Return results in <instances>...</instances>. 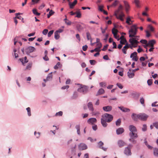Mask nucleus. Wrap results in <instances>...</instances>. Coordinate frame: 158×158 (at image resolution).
<instances>
[{
    "label": "nucleus",
    "instance_id": "1",
    "mask_svg": "<svg viewBox=\"0 0 158 158\" xmlns=\"http://www.w3.org/2000/svg\"><path fill=\"white\" fill-rule=\"evenodd\" d=\"M123 6L121 5H120L118 10L114 13V15L116 18L122 21H124V17H125V15L123 12Z\"/></svg>",
    "mask_w": 158,
    "mask_h": 158
},
{
    "label": "nucleus",
    "instance_id": "2",
    "mask_svg": "<svg viewBox=\"0 0 158 158\" xmlns=\"http://www.w3.org/2000/svg\"><path fill=\"white\" fill-rule=\"evenodd\" d=\"M138 27H137V25L135 24L131 27L130 29H129L128 33L129 34V37L131 38L133 37H138L139 36H136L137 32V29Z\"/></svg>",
    "mask_w": 158,
    "mask_h": 158
},
{
    "label": "nucleus",
    "instance_id": "3",
    "mask_svg": "<svg viewBox=\"0 0 158 158\" xmlns=\"http://www.w3.org/2000/svg\"><path fill=\"white\" fill-rule=\"evenodd\" d=\"M129 129L130 132L129 133V135L130 136L132 137V135L136 137L137 134L135 132L137 131V130L136 127L132 125H130L129 126Z\"/></svg>",
    "mask_w": 158,
    "mask_h": 158
},
{
    "label": "nucleus",
    "instance_id": "4",
    "mask_svg": "<svg viewBox=\"0 0 158 158\" xmlns=\"http://www.w3.org/2000/svg\"><path fill=\"white\" fill-rule=\"evenodd\" d=\"M102 117L105 119L107 121V123H110L113 119V116L110 114L107 113H105L102 115Z\"/></svg>",
    "mask_w": 158,
    "mask_h": 158
},
{
    "label": "nucleus",
    "instance_id": "5",
    "mask_svg": "<svg viewBox=\"0 0 158 158\" xmlns=\"http://www.w3.org/2000/svg\"><path fill=\"white\" fill-rule=\"evenodd\" d=\"M129 42L131 45H133V48H136L137 47L138 44L139 42L137 41L136 38L131 37L129 40Z\"/></svg>",
    "mask_w": 158,
    "mask_h": 158
},
{
    "label": "nucleus",
    "instance_id": "6",
    "mask_svg": "<svg viewBox=\"0 0 158 158\" xmlns=\"http://www.w3.org/2000/svg\"><path fill=\"white\" fill-rule=\"evenodd\" d=\"M77 91L80 92H82L83 94H85L88 91V88L86 86L82 85L81 86V88L78 89Z\"/></svg>",
    "mask_w": 158,
    "mask_h": 158
},
{
    "label": "nucleus",
    "instance_id": "7",
    "mask_svg": "<svg viewBox=\"0 0 158 158\" xmlns=\"http://www.w3.org/2000/svg\"><path fill=\"white\" fill-rule=\"evenodd\" d=\"M35 48L33 47L29 46L25 49V52L27 55H29L30 53L35 51Z\"/></svg>",
    "mask_w": 158,
    "mask_h": 158
},
{
    "label": "nucleus",
    "instance_id": "8",
    "mask_svg": "<svg viewBox=\"0 0 158 158\" xmlns=\"http://www.w3.org/2000/svg\"><path fill=\"white\" fill-rule=\"evenodd\" d=\"M139 119L141 120L145 121L147 119L148 116L145 113L139 114Z\"/></svg>",
    "mask_w": 158,
    "mask_h": 158
},
{
    "label": "nucleus",
    "instance_id": "9",
    "mask_svg": "<svg viewBox=\"0 0 158 158\" xmlns=\"http://www.w3.org/2000/svg\"><path fill=\"white\" fill-rule=\"evenodd\" d=\"M87 106L88 108L89 109V110L92 112V113L93 115H96V114L94 113L93 112L94 111V109L93 107V105L91 102H89L87 104Z\"/></svg>",
    "mask_w": 158,
    "mask_h": 158
},
{
    "label": "nucleus",
    "instance_id": "10",
    "mask_svg": "<svg viewBox=\"0 0 158 158\" xmlns=\"http://www.w3.org/2000/svg\"><path fill=\"white\" fill-rule=\"evenodd\" d=\"M123 2L125 7L126 12L127 13H128L130 8V5L128 2L126 1H124Z\"/></svg>",
    "mask_w": 158,
    "mask_h": 158
},
{
    "label": "nucleus",
    "instance_id": "11",
    "mask_svg": "<svg viewBox=\"0 0 158 158\" xmlns=\"http://www.w3.org/2000/svg\"><path fill=\"white\" fill-rule=\"evenodd\" d=\"M124 154L127 156H130L131 155V150L128 147H126L124 151Z\"/></svg>",
    "mask_w": 158,
    "mask_h": 158
},
{
    "label": "nucleus",
    "instance_id": "12",
    "mask_svg": "<svg viewBox=\"0 0 158 158\" xmlns=\"http://www.w3.org/2000/svg\"><path fill=\"white\" fill-rule=\"evenodd\" d=\"M79 149L80 150H85L87 148V146L86 144L84 143H81L78 145Z\"/></svg>",
    "mask_w": 158,
    "mask_h": 158
},
{
    "label": "nucleus",
    "instance_id": "13",
    "mask_svg": "<svg viewBox=\"0 0 158 158\" xmlns=\"http://www.w3.org/2000/svg\"><path fill=\"white\" fill-rule=\"evenodd\" d=\"M131 117L134 121L137 122L138 121V119H139V114L133 113L131 115Z\"/></svg>",
    "mask_w": 158,
    "mask_h": 158
},
{
    "label": "nucleus",
    "instance_id": "14",
    "mask_svg": "<svg viewBox=\"0 0 158 158\" xmlns=\"http://www.w3.org/2000/svg\"><path fill=\"white\" fill-rule=\"evenodd\" d=\"M104 145V143L102 141H100L98 143V147L101 149H102L104 151H106L107 149V148H105L102 146Z\"/></svg>",
    "mask_w": 158,
    "mask_h": 158
},
{
    "label": "nucleus",
    "instance_id": "15",
    "mask_svg": "<svg viewBox=\"0 0 158 158\" xmlns=\"http://www.w3.org/2000/svg\"><path fill=\"white\" fill-rule=\"evenodd\" d=\"M97 121V120L96 118H91L88 119L87 122L89 123H91L92 124H93L94 123H96Z\"/></svg>",
    "mask_w": 158,
    "mask_h": 158
},
{
    "label": "nucleus",
    "instance_id": "16",
    "mask_svg": "<svg viewBox=\"0 0 158 158\" xmlns=\"http://www.w3.org/2000/svg\"><path fill=\"white\" fill-rule=\"evenodd\" d=\"M118 144L119 147H122L126 145V143L121 140H119L118 142Z\"/></svg>",
    "mask_w": 158,
    "mask_h": 158
},
{
    "label": "nucleus",
    "instance_id": "17",
    "mask_svg": "<svg viewBox=\"0 0 158 158\" xmlns=\"http://www.w3.org/2000/svg\"><path fill=\"white\" fill-rule=\"evenodd\" d=\"M156 41L155 40H150L148 43L147 46H150L151 47H154V44L156 43Z\"/></svg>",
    "mask_w": 158,
    "mask_h": 158
},
{
    "label": "nucleus",
    "instance_id": "18",
    "mask_svg": "<svg viewBox=\"0 0 158 158\" xmlns=\"http://www.w3.org/2000/svg\"><path fill=\"white\" fill-rule=\"evenodd\" d=\"M118 108L123 112H128L130 111V110L129 109L124 107L123 106H118Z\"/></svg>",
    "mask_w": 158,
    "mask_h": 158
},
{
    "label": "nucleus",
    "instance_id": "19",
    "mask_svg": "<svg viewBox=\"0 0 158 158\" xmlns=\"http://www.w3.org/2000/svg\"><path fill=\"white\" fill-rule=\"evenodd\" d=\"M130 137V138L129 139V141L131 142L133 144H135L136 143V141L134 140L135 139L137 138L138 137V135H137L136 137H135L134 135H132V137Z\"/></svg>",
    "mask_w": 158,
    "mask_h": 158
},
{
    "label": "nucleus",
    "instance_id": "20",
    "mask_svg": "<svg viewBox=\"0 0 158 158\" xmlns=\"http://www.w3.org/2000/svg\"><path fill=\"white\" fill-rule=\"evenodd\" d=\"M101 123L102 126L104 127H106L107 126V124L106 123L107 121L106 120L103 118H102L101 119Z\"/></svg>",
    "mask_w": 158,
    "mask_h": 158
},
{
    "label": "nucleus",
    "instance_id": "21",
    "mask_svg": "<svg viewBox=\"0 0 158 158\" xmlns=\"http://www.w3.org/2000/svg\"><path fill=\"white\" fill-rule=\"evenodd\" d=\"M103 110L106 111L108 112L110 111L112 109V107L110 106H104L103 107Z\"/></svg>",
    "mask_w": 158,
    "mask_h": 158
},
{
    "label": "nucleus",
    "instance_id": "22",
    "mask_svg": "<svg viewBox=\"0 0 158 158\" xmlns=\"http://www.w3.org/2000/svg\"><path fill=\"white\" fill-rule=\"evenodd\" d=\"M124 132V130L123 128H119L116 131V134L118 135L121 134Z\"/></svg>",
    "mask_w": 158,
    "mask_h": 158
},
{
    "label": "nucleus",
    "instance_id": "23",
    "mask_svg": "<svg viewBox=\"0 0 158 158\" xmlns=\"http://www.w3.org/2000/svg\"><path fill=\"white\" fill-rule=\"evenodd\" d=\"M128 48L129 46L128 44H127L122 49V51L123 53L125 54H126Z\"/></svg>",
    "mask_w": 158,
    "mask_h": 158
},
{
    "label": "nucleus",
    "instance_id": "24",
    "mask_svg": "<svg viewBox=\"0 0 158 158\" xmlns=\"http://www.w3.org/2000/svg\"><path fill=\"white\" fill-rule=\"evenodd\" d=\"M127 75L129 78H132L135 75V74L133 72H131V70L130 69L127 72Z\"/></svg>",
    "mask_w": 158,
    "mask_h": 158
},
{
    "label": "nucleus",
    "instance_id": "25",
    "mask_svg": "<svg viewBox=\"0 0 158 158\" xmlns=\"http://www.w3.org/2000/svg\"><path fill=\"white\" fill-rule=\"evenodd\" d=\"M77 0H74L72 3H71L70 2H69V6L70 8L71 9L73 8L74 6L77 4Z\"/></svg>",
    "mask_w": 158,
    "mask_h": 158
},
{
    "label": "nucleus",
    "instance_id": "26",
    "mask_svg": "<svg viewBox=\"0 0 158 158\" xmlns=\"http://www.w3.org/2000/svg\"><path fill=\"white\" fill-rule=\"evenodd\" d=\"M153 154L156 157H158V148H155L153 149Z\"/></svg>",
    "mask_w": 158,
    "mask_h": 158
},
{
    "label": "nucleus",
    "instance_id": "27",
    "mask_svg": "<svg viewBox=\"0 0 158 158\" xmlns=\"http://www.w3.org/2000/svg\"><path fill=\"white\" fill-rule=\"evenodd\" d=\"M75 128L77 130V133L79 135H80V125H77L75 126Z\"/></svg>",
    "mask_w": 158,
    "mask_h": 158
},
{
    "label": "nucleus",
    "instance_id": "28",
    "mask_svg": "<svg viewBox=\"0 0 158 158\" xmlns=\"http://www.w3.org/2000/svg\"><path fill=\"white\" fill-rule=\"evenodd\" d=\"M77 27V30L79 31H81V30H83V28L82 26L80 24H77V27Z\"/></svg>",
    "mask_w": 158,
    "mask_h": 158
},
{
    "label": "nucleus",
    "instance_id": "29",
    "mask_svg": "<svg viewBox=\"0 0 158 158\" xmlns=\"http://www.w3.org/2000/svg\"><path fill=\"white\" fill-rule=\"evenodd\" d=\"M87 38L88 40H90L91 42L92 41L91 36L90 33L89 32H87L86 33Z\"/></svg>",
    "mask_w": 158,
    "mask_h": 158
},
{
    "label": "nucleus",
    "instance_id": "30",
    "mask_svg": "<svg viewBox=\"0 0 158 158\" xmlns=\"http://www.w3.org/2000/svg\"><path fill=\"white\" fill-rule=\"evenodd\" d=\"M32 12L36 15L39 16L40 15V13H38L37 11V10L36 9H33L32 10Z\"/></svg>",
    "mask_w": 158,
    "mask_h": 158
},
{
    "label": "nucleus",
    "instance_id": "31",
    "mask_svg": "<svg viewBox=\"0 0 158 158\" xmlns=\"http://www.w3.org/2000/svg\"><path fill=\"white\" fill-rule=\"evenodd\" d=\"M60 37V34L57 32V31H55L54 33V38L56 40L58 39Z\"/></svg>",
    "mask_w": 158,
    "mask_h": 158
},
{
    "label": "nucleus",
    "instance_id": "32",
    "mask_svg": "<svg viewBox=\"0 0 158 158\" xmlns=\"http://www.w3.org/2000/svg\"><path fill=\"white\" fill-rule=\"evenodd\" d=\"M22 14L20 13H16L15 15L16 16V17H15V18H17L19 19H22V20H23V18L21 16H18V15H22Z\"/></svg>",
    "mask_w": 158,
    "mask_h": 158
},
{
    "label": "nucleus",
    "instance_id": "33",
    "mask_svg": "<svg viewBox=\"0 0 158 158\" xmlns=\"http://www.w3.org/2000/svg\"><path fill=\"white\" fill-rule=\"evenodd\" d=\"M134 3L137 7L139 8L140 7V6L139 5L140 2L139 0H134Z\"/></svg>",
    "mask_w": 158,
    "mask_h": 158
},
{
    "label": "nucleus",
    "instance_id": "34",
    "mask_svg": "<svg viewBox=\"0 0 158 158\" xmlns=\"http://www.w3.org/2000/svg\"><path fill=\"white\" fill-rule=\"evenodd\" d=\"M131 21V20L130 17H127V18L126 23L128 25H131L132 24V23H130Z\"/></svg>",
    "mask_w": 158,
    "mask_h": 158
},
{
    "label": "nucleus",
    "instance_id": "35",
    "mask_svg": "<svg viewBox=\"0 0 158 158\" xmlns=\"http://www.w3.org/2000/svg\"><path fill=\"white\" fill-rule=\"evenodd\" d=\"M24 62H23V60L22 58L20 59L19 60L23 64L24 63H27L28 62V60H27V58L26 56H25L24 57Z\"/></svg>",
    "mask_w": 158,
    "mask_h": 158
},
{
    "label": "nucleus",
    "instance_id": "36",
    "mask_svg": "<svg viewBox=\"0 0 158 158\" xmlns=\"http://www.w3.org/2000/svg\"><path fill=\"white\" fill-rule=\"evenodd\" d=\"M118 32V31L115 28H113L112 29V33L114 36H115L116 35H117Z\"/></svg>",
    "mask_w": 158,
    "mask_h": 158
},
{
    "label": "nucleus",
    "instance_id": "37",
    "mask_svg": "<svg viewBox=\"0 0 158 158\" xmlns=\"http://www.w3.org/2000/svg\"><path fill=\"white\" fill-rule=\"evenodd\" d=\"M52 73H49L47 76V81H49L51 80L52 78Z\"/></svg>",
    "mask_w": 158,
    "mask_h": 158
},
{
    "label": "nucleus",
    "instance_id": "38",
    "mask_svg": "<svg viewBox=\"0 0 158 158\" xmlns=\"http://www.w3.org/2000/svg\"><path fill=\"white\" fill-rule=\"evenodd\" d=\"M104 92V90L102 88L100 89L98 91V93H97V95H100V94H102Z\"/></svg>",
    "mask_w": 158,
    "mask_h": 158
},
{
    "label": "nucleus",
    "instance_id": "39",
    "mask_svg": "<svg viewBox=\"0 0 158 158\" xmlns=\"http://www.w3.org/2000/svg\"><path fill=\"white\" fill-rule=\"evenodd\" d=\"M121 123V119L120 118L118 119L116 122V125L117 126H119L120 125Z\"/></svg>",
    "mask_w": 158,
    "mask_h": 158
},
{
    "label": "nucleus",
    "instance_id": "40",
    "mask_svg": "<svg viewBox=\"0 0 158 158\" xmlns=\"http://www.w3.org/2000/svg\"><path fill=\"white\" fill-rule=\"evenodd\" d=\"M63 115V112L62 111H60L58 112H57L55 114V116H62Z\"/></svg>",
    "mask_w": 158,
    "mask_h": 158
},
{
    "label": "nucleus",
    "instance_id": "41",
    "mask_svg": "<svg viewBox=\"0 0 158 158\" xmlns=\"http://www.w3.org/2000/svg\"><path fill=\"white\" fill-rule=\"evenodd\" d=\"M26 110L27 112V114L29 116H30L31 115V109L30 107H28L26 108Z\"/></svg>",
    "mask_w": 158,
    "mask_h": 158
},
{
    "label": "nucleus",
    "instance_id": "42",
    "mask_svg": "<svg viewBox=\"0 0 158 158\" xmlns=\"http://www.w3.org/2000/svg\"><path fill=\"white\" fill-rule=\"evenodd\" d=\"M148 27L149 29L151 31L153 32L154 31V29L153 27L150 25L148 26Z\"/></svg>",
    "mask_w": 158,
    "mask_h": 158
},
{
    "label": "nucleus",
    "instance_id": "43",
    "mask_svg": "<svg viewBox=\"0 0 158 158\" xmlns=\"http://www.w3.org/2000/svg\"><path fill=\"white\" fill-rule=\"evenodd\" d=\"M147 126L146 124H143V127L142 128V130L143 131H145L147 130Z\"/></svg>",
    "mask_w": 158,
    "mask_h": 158
},
{
    "label": "nucleus",
    "instance_id": "44",
    "mask_svg": "<svg viewBox=\"0 0 158 158\" xmlns=\"http://www.w3.org/2000/svg\"><path fill=\"white\" fill-rule=\"evenodd\" d=\"M32 63H29V64L26 67V69L27 70H30L32 67Z\"/></svg>",
    "mask_w": 158,
    "mask_h": 158
},
{
    "label": "nucleus",
    "instance_id": "45",
    "mask_svg": "<svg viewBox=\"0 0 158 158\" xmlns=\"http://www.w3.org/2000/svg\"><path fill=\"white\" fill-rule=\"evenodd\" d=\"M140 42L142 44H146L147 45L148 42L147 40H140Z\"/></svg>",
    "mask_w": 158,
    "mask_h": 158
},
{
    "label": "nucleus",
    "instance_id": "46",
    "mask_svg": "<svg viewBox=\"0 0 158 158\" xmlns=\"http://www.w3.org/2000/svg\"><path fill=\"white\" fill-rule=\"evenodd\" d=\"M120 43L121 44H125V43L127 42V40L126 39L121 40L120 41Z\"/></svg>",
    "mask_w": 158,
    "mask_h": 158
},
{
    "label": "nucleus",
    "instance_id": "47",
    "mask_svg": "<svg viewBox=\"0 0 158 158\" xmlns=\"http://www.w3.org/2000/svg\"><path fill=\"white\" fill-rule=\"evenodd\" d=\"M75 14H77V15L76 16V17L78 18H80L81 16V14L80 12H77L75 13Z\"/></svg>",
    "mask_w": 158,
    "mask_h": 158
},
{
    "label": "nucleus",
    "instance_id": "48",
    "mask_svg": "<svg viewBox=\"0 0 158 158\" xmlns=\"http://www.w3.org/2000/svg\"><path fill=\"white\" fill-rule=\"evenodd\" d=\"M137 55V53L136 52H134L133 53H131L130 56V57H133L134 56H136Z\"/></svg>",
    "mask_w": 158,
    "mask_h": 158
},
{
    "label": "nucleus",
    "instance_id": "49",
    "mask_svg": "<svg viewBox=\"0 0 158 158\" xmlns=\"http://www.w3.org/2000/svg\"><path fill=\"white\" fill-rule=\"evenodd\" d=\"M54 32L53 30H51L50 31H49L48 34V37H50L53 34Z\"/></svg>",
    "mask_w": 158,
    "mask_h": 158
},
{
    "label": "nucleus",
    "instance_id": "50",
    "mask_svg": "<svg viewBox=\"0 0 158 158\" xmlns=\"http://www.w3.org/2000/svg\"><path fill=\"white\" fill-rule=\"evenodd\" d=\"M89 62L90 64L92 65H94L96 62V61L94 60H90Z\"/></svg>",
    "mask_w": 158,
    "mask_h": 158
},
{
    "label": "nucleus",
    "instance_id": "51",
    "mask_svg": "<svg viewBox=\"0 0 158 158\" xmlns=\"http://www.w3.org/2000/svg\"><path fill=\"white\" fill-rule=\"evenodd\" d=\"M153 126L156 129H158V122L153 123Z\"/></svg>",
    "mask_w": 158,
    "mask_h": 158
},
{
    "label": "nucleus",
    "instance_id": "52",
    "mask_svg": "<svg viewBox=\"0 0 158 158\" xmlns=\"http://www.w3.org/2000/svg\"><path fill=\"white\" fill-rule=\"evenodd\" d=\"M116 85L120 89H122L123 88V85L120 83H117Z\"/></svg>",
    "mask_w": 158,
    "mask_h": 158
},
{
    "label": "nucleus",
    "instance_id": "53",
    "mask_svg": "<svg viewBox=\"0 0 158 158\" xmlns=\"http://www.w3.org/2000/svg\"><path fill=\"white\" fill-rule=\"evenodd\" d=\"M99 10L101 11L102 12L104 10H103V6L102 5H100L98 6Z\"/></svg>",
    "mask_w": 158,
    "mask_h": 158
},
{
    "label": "nucleus",
    "instance_id": "54",
    "mask_svg": "<svg viewBox=\"0 0 158 158\" xmlns=\"http://www.w3.org/2000/svg\"><path fill=\"white\" fill-rule=\"evenodd\" d=\"M147 83L148 85H151L152 83V80L151 79L148 80L147 81Z\"/></svg>",
    "mask_w": 158,
    "mask_h": 158
},
{
    "label": "nucleus",
    "instance_id": "55",
    "mask_svg": "<svg viewBox=\"0 0 158 158\" xmlns=\"http://www.w3.org/2000/svg\"><path fill=\"white\" fill-rule=\"evenodd\" d=\"M140 94L139 93H136L134 94V97L135 98H139Z\"/></svg>",
    "mask_w": 158,
    "mask_h": 158
},
{
    "label": "nucleus",
    "instance_id": "56",
    "mask_svg": "<svg viewBox=\"0 0 158 158\" xmlns=\"http://www.w3.org/2000/svg\"><path fill=\"white\" fill-rule=\"evenodd\" d=\"M48 32V30L47 29H44L43 31V34L44 35H46Z\"/></svg>",
    "mask_w": 158,
    "mask_h": 158
},
{
    "label": "nucleus",
    "instance_id": "57",
    "mask_svg": "<svg viewBox=\"0 0 158 158\" xmlns=\"http://www.w3.org/2000/svg\"><path fill=\"white\" fill-rule=\"evenodd\" d=\"M88 48V46L85 45L82 47V49L84 51H86Z\"/></svg>",
    "mask_w": 158,
    "mask_h": 158
},
{
    "label": "nucleus",
    "instance_id": "58",
    "mask_svg": "<svg viewBox=\"0 0 158 158\" xmlns=\"http://www.w3.org/2000/svg\"><path fill=\"white\" fill-rule=\"evenodd\" d=\"M103 58L105 60H108L110 59L107 55H105L103 56Z\"/></svg>",
    "mask_w": 158,
    "mask_h": 158
},
{
    "label": "nucleus",
    "instance_id": "59",
    "mask_svg": "<svg viewBox=\"0 0 158 158\" xmlns=\"http://www.w3.org/2000/svg\"><path fill=\"white\" fill-rule=\"evenodd\" d=\"M43 58L45 61H48L49 60L47 55H45V56L43 57Z\"/></svg>",
    "mask_w": 158,
    "mask_h": 158
},
{
    "label": "nucleus",
    "instance_id": "60",
    "mask_svg": "<svg viewBox=\"0 0 158 158\" xmlns=\"http://www.w3.org/2000/svg\"><path fill=\"white\" fill-rule=\"evenodd\" d=\"M108 46V45H106L104 46L103 47V48L102 49V50L103 51H105L106 50Z\"/></svg>",
    "mask_w": 158,
    "mask_h": 158
},
{
    "label": "nucleus",
    "instance_id": "61",
    "mask_svg": "<svg viewBox=\"0 0 158 158\" xmlns=\"http://www.w3.org/2000/svg\"><path fill=\"white\" fill-rule=\"evenodd\" d=\"M118 3V1H115L112 4V5L110 6H116Z\"/></svg>",
    "mask_w": 158,
    "mask_h": 158
},
{
    "label": "nucleus",
    "instance_id": "62",
    "mask_svg": "<svg viewBox=\"0 0 158 158\" xmlns=\"http://www.w3.org/2000/svg\"><path fill=\"white\" fill-rule=\"evenodd\" d=\"M92 129L94 131H96L97 129V125H94L92 126Z\"/></svg>",
    "mask_w": 158,
    "mask_h": 158
},
{
    "label": "nucleus",
    "instance_id": "63",
    "mask_svg": "<svg viewBox=\"0 0 158 158\" xmlns=\"http://www.w3.org/2000/svg\"><path fill=\"white\" fill-rule=\"evenodd\" d=\"M65 23L66 24L69 25H70L71 23V22L68 20L65 21Z\"/></svg>",
    "mask_w": 158,
    "mask_h": 158
},
{
    "label": "nucleus",
    "instance_id": "64",
    "mask_svg": "<svg viewBox=\"0 0 158 158\" xmlns=\"http://www.w3.org/2000/svg\"><path fill=\"white\" fill-rule=\"evenodd\" d=\"M69 87V86L68 85H66L65 86H64L62 87L61 89H68Z\"/></svg>",
    "mask_w": 158,
    "mask_h": 158
}]
</instances>
